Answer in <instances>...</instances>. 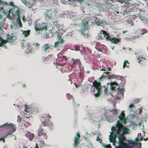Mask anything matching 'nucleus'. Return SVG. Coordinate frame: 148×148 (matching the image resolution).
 <instances>
[{
	"label": "nucleus",
	"mask_w": 148,
	"mask_h": 148,
	"mask_svg": "<svg viewBox=\"0 0 148 148\" xmlns=\"http://www.w3.org/2000/svg\"><path fill=\"white\" fill-rule=\"evenodd\" d=\"M77 1L79 2H81L83 1L82 0H72L73 1Z\"/></svg>",
	"instance_id": "obj_57"
},
{
	"label": "nucleus",
	"mask_w": 148,
	"mask_h": 148,
	"mask_svg": "<svg viewBox=\"0 0 148 148\" xmlns=\"http://www.w3.org/2000/svg\"><path fill=\"white\" fill-rule=\"evenodd\" d=\"M53 11L51 9L47 10L45 12L44 14V16L48 19L52 20L54 19V18L52 17V14Z\"/></svg>",
	"instance_id": "obj_11"
},
{
	"label": "nucleus",
	"mask_w": 148,
	"mask_h": 148,
	"mask_svg": "<svg viewBox=\"0 0 148 148\" xmlns=\"http://www.w3.org/2000/svg\"><path fill=\"white\" fill-rule=\"evenodd\" d=\"M125 67H128V66H127L126 64H124V65H123V69H124Z\"/></svg>",
	"instance_id": "obj_55"
},
{
	"label": "nucleus",
	"mask_w": 148,
	"mask_h": 148,
	"mask_svg": "<svg viewBox=\"0 0 148 148\" xmlns=\"http://www.w3.org/2000/svg\"><path fill=\"white\" fill-rule=\"evenodd\" d=\"M36 47H38L39 46V44L36 43Z\"/></svg>",
	"instance_id": "obj_60"
},
{
	"label": "nucleus",
	"mask_w": 148,
	"mask_h": 148,
	"mask_svg": "<svg viewBox=\"0 0 148 148\" xmlns=\"http://www.w3.org/2000/svg\"><path fill=\"white\" fill-rule=\"evenodd\" d=\"M51 117L49 114H45L41 117L40 120L42 122V125L43 127L49 125V122Z\"/></svg>",
	"instance_id": "obj_4"
},
{
	"label": "nucleus",
	"mask_w": 148,
	"mask_h": 148,
	"mask_svg": "<svg viewBox=\"0 0 148 148\" xmlns=\"http://www.w3.org/2000/svg\"><path fill=\"white\" fill-rule=\"evenodd\" d=\"M44 144V142L43 141L41 140L40 141V144L42 145Z\"/></svg>",
	"instance_id": "obj_58"
},
{
	"label": "nucleus",
	"mask_w": 148,
	"mask_h": 148,
	"mask_svg": "<svg viewBox=\"0 0 148 148\" xmlns=\"http://www.w3.org/2000/svg\"><path fill=\"white\" fill-rule=\"evenodd\" d=\"M25 112H21V114L22 115H25L26 114H27V112L30 111V106H29L28 105H26L25 106Z\"/></svg>",
	"instance_id": "obj_18"
},
{
	"label": "nucleus",
	"mask_w": 148,
	"mask_h": 148,
	"mask_svg": "<svg viewBox=\"0 0 148 148\" xmlns=\"http://www.w3.org/2000/svg\"><path fill=\"white\" fill-rule=\"evenodd\" d=\"M133 141L131 140H129V142H128V143L129 144V145L130 144H132V143H133Z\"/></svg>",
	"instance_id": "obj_48"
},
{
	"label": "nucleus",
	"mask_w": 148,
	"mask_h": 148,
	"mask_svg": "<svg viewBox=\"0 0 148 148\" xmlns=\"http://www.w3.org/2000/svg\"><path fill=\"white\" fill-rule=\"evenodd\" d=\"M14 8H12L10 9L9 10V13L11 14L14 17L16 16V14L14 13Z\"/></svg>",
	"instance_id": "obj_25"
},
{
	"label": "nucleus",
	"mask_w": 148,
	"mask_h": 148,
	"mask_svg": "<svg viewBox=\"0 0 148 148\" xmlns=\"http://www.w3.org/2000/svg\"><path fill=\"white\" fill-rule=\"evenodd\" d=\"M135 140H136V142H137L138 141L140 140L138 138H136Z\"/></svg>",
	"instance_id": "obj_54"
},
{
	"label": "nucleus",
	"mask_w": 148,
	"mask_h": 148,
	"mask_svg": "<svg viewBox=\"0 0 148 148\" xmlns=\"http://www.w3.org/2000/svg\"><path fill=\"white\" fill-rule=\"evenodd\" d=\"M42 126H41L40 128L38 131V135L39 136H43L42 138L43 139H47L46 134L44 132V130L42 128Z\"/></svg>",
	"instance_id": "obj_12"
},
{
	"label": "nucleus",
	"mask_w": 148,
	"mask_h": 148,
	"mask_svg": "<svg viewBox=\"0 0 148 148\" xmlns=\"http://www.w3.org/2000/svg\"><path fill=\"white\" fill-rule=\"evenodd\" d=\"M137 60H138V62L139 63H140V62L141 61V59H140L139 58H137Z\"/></svg>",
	"instance_id": "obj_59"
},
{
	"label": "nucleus",
	"mask_w": 148,
	"mask_h": 148,
	"mask_svg": "<svg viewBox=\"0 0 148 148\" xmlns=\"http://www.w3.org/2000/svg\"><path fill=\"white\" fill-rule=\"evenodd\" d=\"M102 34L104 35V37L107 41H110L112 43L117 44H119L121 42V40L119 38L115 37L111 38L110 36L109 33H107L106 31L103 30H101L100 31V33L98 34L99 37L100 38H102L101 36Z\"/></svg>",
	"instance_id": "obj_3"
},
{
	"label": "nucleus",
	"mask_w": 148,
	"mask_h": 148,
	"mask_svg": "<svg viewBox=\"0 0 148 148\" xmlns=\"http://www.w3.org/2000/svg\"><path fill=\"white\" fill-rule=\"evenodd\" d=\"M23 21H25V16H23Z\"/></svg>",
	"instance_id": "obj_62"
},
{
	"label": "nucleus",
	"mask_w": 148,
	"mask_h": 148,
	"mask_svg": "<svg viewBox=\"0 0 148 148\" xmlns=\"http://www.w3.org/2000/svg\"><path fill=\"white\" fill-rule=\"evenodd\" d=\"M13 25H12V24H11V25H10V27L12 29H13Z\"/></svg>",
	"instance_id": "obj_64"
},
{
	"label": "nucleus",
	"mask_w": 148,
	"mask_h": 148,
	"mask_svg": "<svg viewBox=\"0 0 148 148\" xmlns=\"http://www.w3.org/2000/svg\"><path fill=\"white\" fill-rule=\"evenodd\" d=\"M124 114L123 111H122L120 115L118 117L121 121V123L122 124L125 125L126 123V120L124 116Z\"/></svg>",
	"instance_id": "obj_13"
},
{
	"label": "nucleus",
	"mask_w": 148,
	"mask_h": 148,
	"mask_svg": "<svg viewBox=\"0 0 148 148\" xmlns=\"http://www.w3.org/2000/svg\"><path fill=\"white\" fill-rule=\"evenodd\" d=\"M66 96L67 97V98H68L69 97H70V98H71L72 99H73V102L74 104V105H75V102L74 101V99L73 97V96L71 95H70V94L69 93H67L66 95Z\"/></svg>",
	"instance_id": "obj_32"
},
{
	"label": "nucleus",
	"mask_w": 148,
	"mask_h": 148,
	"mask_svg": "<svg viewBox=\"0 0 148 148\" xmlns=\"http://www.w3.org/2000/svg\"><path fill=\"white\" fill-rule=\"evenodd\" d=\"M18 16L16 22L15 23V24H19V26L21 27H22V24L21 23V21L20 18V14H17Z\"/></svg>",
	"instance_id": "obj_21"
},
{
	"label": "nucleus",
	"mask_w": 148,
	"mask_h": 148,
	"mask_svg": "<svg viewBox=\"0 0 148 148\" xmlns=\"http://www.w3.org/2000/svg\"><path fill=\"white\" fill-rule=\"evenodd\" d=\"M58 34V36L60 35L61 36V35H62L63 32V30L62 29L58 30L57 32H56Z\"/></svg>",
	"instance_id": "obj_28"
},
{
	"label": "nucleus",
	"mask_w": 148,
	"mask_h": 148,
	"mask_svg": "<svg viewBox=\"0 0 148 148\" xmlns=\"http://www.w3.org/2000/svg\"><path fill=\"white\" fill-rule=\"evenodd\" d=\"M80 136L79 133L78 132L76 134V136L75 137V139L74 140V143L73 145V146L74 147L75 146H76L77 144L78 143L77 141L79 140L80 138Z\"/></svg>",
	"instance_id": "obj_17"
},
{
	"label": "nucleus",
	"mask_w": 148,
	"mask_h": 148,
	"mask_svg": "<svg viewBox=\"0 0 148 148\" xmlns=\"http://www.w3.org/2000/svg\"><path fill=\"white\" fill-rule=\"evenodd\" d=\"M30 45L28 43H27L26 45V47L27 48V50L26 53H28L29 52H31L32 51V49L31 48L29 47Z\"/></svg>",
	"instance_id": "obj_24"
},
{
	"label": "nucleus",
	"mask_w": 148,
	"mask_h": 148,
	"mask_svg": "<svg viewBox=\"0 0 148 148\" xmlns=\"http://www.w3.org/2000/svg\"><path fill=\"white\" fill-rule=\"evenodd\" d=\"M79 77L82 79H83L84 77L81 74H79Z\"/></svg>",
	"instance_id": "obj_51"
},
{
	"label": "nucleus",
	"mask_w": 148,
	"mask_h": 148,
	"mask_svg": "<svg viewBox=\"0 0 148 148\" xmlns=\"http://www.w3.org/2000/svg\"><path fill=\"white\" fill-rule=\"evenodd\" d=\"M73 48H74L73 50H75L77 51L80 50L79 47L78 45H76L74 46Z\"/></svg>",
	"instance_id": "obj_33"
},
{
	"label": "nucleus",
	"mask_w": 148,
	"mask_h": 148,
	"mask_svg": "<svg viewBox=\"0 0 148 148\" xmlns=\"http://www.w3.org/2000/svg\"><path fill=\"white\" fill-rule=\"evenodd\" d=\"M23 41L22 40V42H21V43L22 45L21 46V47L22 48H24V45H23V43H24V42H23Z\"/></svg>",
	"instance_id": "obj_49"
},
{
	"label": "nucleus",
	"mask_w": 148,
	"mask_h": 148,
	"mask_svg": "<svg viewBox=\"0 0 148 148\" xmlns=\"http://www.w3.org/2000/svg\"><path fill=\"white\" fill-rule=\"evenodd\" d=\"M57 41L54 43V47L57 48L59 46H61L64 43V41L60 35L58 36L57 37Z\"/></svg>",
	"instance_id": "obj_9"
},
{
	"label": "nucleus",
	"mask_w": 148,
	"mask_h": 148,
	"mask_svg": "<svg viewBox=\"0 0 148 148\" xmlns=\"http://www.w3.org/2000/svg\"><path fill=\"white\" fill-rule=\"evenodd\" d=\"M84 36L85 37H86V38H88V34H85V35H84Z\"/></svg>",
	"instance_id": "obj_61"
},
{
	"label": "nucleus",
	"mask_w": 148,
	"mask_h": 148,
	"mask_svg": "<svg viewBox=\"0 0 148 148\" xmlns=\"http://www.w3.org/2000/svg\"><path fill=\"white\" fill-rule=\"evenodd\" d=\"M119 120L117 121L116 124L111 127L112 132H110L109 136L110 141L115 145L116 143L118 144V146H116V148H134V146L139 145L137 148H142L141 143H137L134 140L132 145H130L128 143L129 140H127L124 135L125 134H129L128 132L130 130L125 126H121L119 124Z\"/></svg>",
	"instance_id": "obj_1"
},
{
	"label": "nucleus",
	"mask_w": 148,
	"mask_h": 148,
	"mask_svg": "<svg viewBox=\"0 0 148 148\" xmlns=\"http://www.w3.org/2000/svg\"><path fill=\"white\" fill-rule=\"evenodd\" d=\"M53 55H49L48 56L45 58L44 61H43L49 62L51 61L52 60Z\"/></svg>",
	"instance_id": "obj_22"
},
{
	"label": "nucleus",
	"mask_w": 148,
	"mask_h": 148,
	"mask_svg": "<svg viewBox=\"0 0 148 148\" xmlns=\"http://www.w3.org/2000/svg\"><path fill=\"white\" fill-rule=\"evenodd\" d=\"M126 63L129 64L127 60H125L124 62V64H126Z\"/></svg>",
	"instance_id": "obj_52"
},
{
	"label": "nucleus",
	"mask_w": 148,
	"mask_h": 148,
	"mask_svg": "<svg viewBox=\"0 0 148 148\" xmlns=\"http://www.w3.org/2000/svg\"><path fill=\"white\" fill-rule=\"evenodd\" d=\"M96 140L99 142L100 143L101 142L102 140L99 138V135H98L97 136Z\"/></svg>",
	"instance_id": "obj_38"
},
{
	"label": "nucleus",
	"mask_w": 148,
	"mask_h": 148,
	"mask_svg": "<svg viewBox=\"0 0 148 148\" xmlns=\"http://www.w3.org/2000/svg\"><path fill=\"white\" fill-rule=\"evenodd\" d=\"M32 133H31L29 132H27L26 134H25V136L27 137H29V136H30V135Z\"/></svg>",
	"instance_id": "obj_44"
},
{
	"label": "nucleus",
	"mask_w": 148,
	"mask_h": 148,
	"mask_svg": "<svg viewBox=\"0 0 148 148\" xmlns=\"http://www.w3.org/2000/svg\"><path fill=\"white\" fill-rule=\"evenodd\" d=\"M30 30L25 31H23V34L25 37H27L29 34Z\"/></svg>",
	"instance_id": "obj_26"
},
{
	"label": "nucleus",
	"mask_w": 148,
	"mask_h": 148,
	"mask_svg": "<svg viewBox=\"0 0 148 148\" xmlns=\"http://www.w3.org/2000/svg\"><path fill=\"white\" fill-rule=\"evenodd\" d=\"M34 136V134H31L30 135V136L29 137V140H31L32 139Z\"/></svg>",
	"instance_id": "obj_39"
},
{
	"label": "nucleus",
	"mask_w": 148,
	"mask_h": 148,
	"mask_svg": "<svg viewBox=\"0 0 148 148\" xmlns=\"http://www.w3.org/2000/svg\"><path fill=\"white\" fill-rule=\"evenodd\" d=\"M13 36L9 37V35H8L7 39L4 40L2 38L0 37V47H1L2 45L5 46V43L7 42H12L13 40Z\"/></svg>",
	"instance_id": "obj_7"
},
{
	"label": "nucleus",
	"mask_w": 148,
	"mask_h": 148,
	"mask_svg": "<svg viewBox=\"0 0 148 148\" xmlns=\"http://www.w3.org/2000/svg\"><path fill=\"white\" fill-rule=\"evenodd\" d=\"M14 126H15V125L12 124H8V123H6L4 125H0V127L3 128V130L5 129H8L10 128V131L13 133L16 130V129L15 128Z\"/></svg>",
	"instance_id": "obj_5"
},
{
	"label": "nucleus",
	"mask_w": 148,
	"mask_h": 148,
	"mask_svg": "<svg viewBox=\"0 0 148 148\" xmlns=\"http://www.w3.org/2000/svg\"><path fill=\"white\" fill-rule=\"evenodd\" d=\"M26 125H30V124L29 123H28L27 122H26L25 124V126H26Z\"/></svg>",
	"instance_id": "obj_50"
},
{
	"label": "nucleus",
	"mask_w": 148,
	"mask_h": 148,
	"mask_svg": "<svg viewBox=\"0 0 148 148\" xmlns=\"http://www.w3.org/2000/svg\"><path fill=\"white\" fill-rule=\"evenodd\" d=\"M21 9L20 8H18L17 7V9L16 11V12L15 13H16V14H20L19 11Z\"/></svg>",
	"instance_id": "obj_40"
},
{
	"label": "nucleus",
	"mask_w": 148,
	"mask_h": 148,
	"mask_svg": "<svg viewBox=\"0 0 148 148\" xmlns=\"http://www.w3.org/2000/svg\"><path fill=\"white\" fill-rule=\"evenodd\" d=\"M49 48V47L47 44H45L42 47V49L45 51H46Z\"/></svg>",
	"instance_id": "obj_27"
},
{
	"label": "nucleus",
	"mask_w": 148,
	"mask_h": 148,
	"mask_svg": "<svg viewBox=\"0 0 148 148\" xmlns=\"http://www.w3.org/2000/svg\"><path fill=\"white\" fill-rule=\"evenodd\" d=\"M108 111H105V113H106V114L107 113H108L109 115L112 117H113L114 116H116V114L118 113V111L116 109L112 110L108 109Z\"/></svg>",
	"instance_id": "obj_14"
},
{
	"label": "nucleus",
	"mask_w": 148,
	"mask_h": 148,
	"mask_svg": "<svg viewBox=\"0 0 148 148\" xmlns=\"http://www.w3.org/2000/svg\"><path fill=\"white\" fill-rule=\"evenodd\" d=\"M72 1V0H68L67 3L68 4L70 5L71 7H74L75 4H73L72 3V2H71L72 1Z\"/></svg>",
	"instance_id": "obj_35"
},
{
	"label": "nucleus",
	"mask_w": 148,
	"mask_h": 148,
	"mask_svg": "<svg viewBox=\"0 0 148 148\" xmlns=\"http://www.w3.org/2000/svg\"><path fill=\"white\" fill-rule=\"evenodd\" d=\"M88 22L87 21H85L82 22V27L79 32L82 35H84L85 31L87 29V25Z\"/></svg>",
	"instance_id": "obj_8"
},
{
	"label": "nucleus",
	"mask_w": 148,
	"mask_h": 148,
	"mask_svg": "<svg viewBox=\"0 0 148 148\" xmlns=\"http://www.w3.org/2000/svg\"><path fill=\"white\" fill-rule=\"evenodd\" d=\"M135 106L133 104H130L129 106V108L130 109H134L135 108Z\"/></svg>",
	"instance_id": "obj_37"
},
{
	"label": "nucleus",
	"mask_w": 148,
	"mask_h": 148,
	"mask_svg": "<svg viewBox=\"0 0 148 148\" xmlns=\"http://www.w3.org/2000/svg\"><path fill=\"white\" fill-rule=\"evenodd\" d=\"M140 58V59L141 60H142V59H143L144 60H145V58H143V57H140V58Z\"/></svg>",
	"instance_id": "obj_63"
},
{
	"label": "nucleus",
	"mask_w": 148,
	"mask_h": 148,
	"mask_svg": "<svg viewBox=\"0 0 148 148\" xmlns=\"http://www.w3.org/2000/svg\"><path fill=\"white\" fill-rule=\"evenodd\" d=\"M21 1L24 3L25 5L26 6H27V7L30 8H31V6H30V3L29 2V1H27V0H21Z\"/></svg>",
	"instance_id": "obj_23"
},
{
	"label": "nucleus",
	"mask_w": 148,
	"mask_h": 148,
	"mask_svg": "<svg viewBox=\"0 0 148 148\" xmlns=\"http://www.w3.org/2000/svg\"><path fill=\"white\" fill-rule=\"evenodd\" d=\"M96 49L98 51H100L101 52H102L103 51V49H98L97 48L95 47Z\"/></svg>",
	"instance_id": "obj_47"
},
{
	"label": "nucleus",
	"mask_w": 148,
	"mask_h": 148,
	"mask_svg": "<svg viewBox=\"0 0 148 148\" xmlns=\"http://www.w3.org/2000/svg\"><path fill=\"white\" fill-rule=\"evenodd\" d=\"M12 135L13 134H12V133H10V132H9L7 134L4 136L3 138H0V141L2 140L3 143H4L5 142V138H6L7 137H10L11 136H12Z\"/></svg>",
	"instance_id": "obj_19"
},
{
	"label": "nucleus",
	"mask_w": 148,
	"mask_h": 148,
	"mask_svg": "<svg viewBox=\"0 0 148 148\" xmlns=\"http://www.w3.org/2000/svg\"><path fill=\"white\" fill-rule=\"evenodd\" d=\"M10 5L12 6L14 8H17L16 6L14 5L13 2H10Z\"/></svg>",
	"instance_id": "obj_41"
},
{
	"label": "nucleus",
	"mask_w": 148,
	"mask_h": 148,
	"mask_svg": "<svg viewBox=\"0 0 148 148\" xmlns=\"http://www.w3.org/2000/svg\"><path fill=\"white\" fill-rule=\"evenodd\" d=\"M107 117L106 118V119L107 121L109 122L112 123L116 119V116H114L113 117H112L109 115V114L108 113H107Z\"/></svg>",
	"instance_id": "obj_15"
},
{
	"label": "nucleus",
	"mask_w": 148,
	"mask_h": 148,
	"mask_svg": "<svg viewBox=\"0 0 148 148\" xmlns=\"http://www.w3.org/2000/svg\"><path fill=\"white\" fill-rule=\"evenodd\" d=\"M17 121L18 122L20 123L21 121V118L20 116L18 115V119L17 120Z\"/></svg>",
	"instance_id": "obj_42"
},
{
	"label": "nucleus",
	"mask_w": 148,
	"mask_h": 148,
	"mask_svg": "<svg viewBox=\"0 0 148 148\" xmlns=\"http://www.w3.org/2000/svg\"><path fill=\"white\" fill-rule=\"evenodd\" d=\"M101 118L102 120H103L104 118H106V119L107 118V116L106 113L102 114L101 116Z\"/></svg>",
	"instance_id": "obj_31"
},
{
	"label": "nucleus",
	"mask_w": 148,
	"mask_h": 148,
	"mask_svg": "<svg viewBox=\"0 0 148 148\" xmlns=\"http://www.w3.org/2000/svg\"><path fill=\"white\" fill-rule=\"evenodd\" d=\"M93 86L92 87L91 90V92L93 93L98 88H102V86L100 84V83L98 82H97L96 81H95L93 83Z\"/></svg>",
	"instance_id": "obj_10"
},
{
	"label": "nucleus",
	"mask_w": 148,
	"mask_h": 148,
	"mask_svg": "<svg viewBox=\"0 0 148 148\" xmlns=\"http://www.w3.org/2000/svg\"><path fill=\"white\" fill-rule=\"evenodd\" d=\"M103 146L104 148H111V147L110 145H106L105 144H103Z\"/></svg>",
	"instance_id": "obj_36"
},
{
	"label": "nucleus",
	"mask_w": 148,
	"mask_h": 148,
	"mask_svg": "<svg viewBox=\"0 0 148 148\" xmlns=\"http://www.w3.org/2000/svg\"><path fill=\"white\" fill-rule=\"evenodd\" d=\"M125 67H128V66H127L126 64H124V65H123V69H124Z\"/></svg>",
	"instance_id": "obj_56"
},
{
	"label": "nucleus",
	"mask_w": 148,
	"mask_h": 148,
	"mask_svg": "<svg viewBox=\"0 0 148 148\" xmlns=\"http://www.w3.org/2000/svg\"><path fill=\"white\" fill-rule=\"evenodd\" d=\"M109 88L113 91V94L114 93H116L114 96H116L119 99L122 98L124 91L120 89L119 85L115 82L108 83L106 86H104L101 88H98L96 89L92 94L94 95L95 97H97L100 95V92L103 91V89H104L105 93L107 94V88Z\"/></svg>",
	"instance_id": "obj_2"
},
{
	"label": "nucleus",
	"mask_w": 148,
	"mask_h": 148,
	"mask_svg": "<svg viewBox=\"0 0 148 148\" xmlns=\"http://www.w3.org/2000/svg\"><path fill=\"white\" fill-rule=\"evenodd\" d=\"M119 78L122 81V82H120L121 84H124L125 82V78L123 77H119Z\"/></svg>",
	"instance_id": "obj_29"
},
{
	"label": "nucleus",
	"mask_w": 148,
	"mask_h": 148,
	"mask_svg": "<svg viewBox=\"0 0 148 148\" xmlns=\"http://www.w3.org/2000/svg\"><path fill=\"white\" fill-rule=\"evenodd\" d=\"M94 18L95 19V23L97 25H100L102 26V24H103L105 23L104 20H101L99 19L97 17H95Z\"/></svg>",
	"instance_id": "obj_16"
},
{
	"label": "nucleus",
	"mask_w": 148,
	"mask_h": 148,
	"mask_svg": "<svg viewBox=\"0 0 148 148\" xmlns=\"http://www.w3.org/2000/svg\"><path fill=\"white\" fill-rule=\"evenodd\" d=\"M35 28L36 32L38 31H42L47 29V26L45 25V23H38L35 25Z\"/></svg>",
	"instance_id": "obj_6"
},
{
	"label": "nucleus",
	"mask_w": 148,
	"mask_h": 148,
	"mask_svg": "<svg viewBox=\"0 0 148 148\" xmlns=\"http://www.w3.org/2000/svg\"><path fill=\"white\" fill-rule=\"evenodd\" d=\"M116 1L120 2L121 3H123V2H124L126 4H127L128 3V1L127 0H116Z\"/></svg>",
	"instance_id": "obj_30"
},
{
	"label": "nucleus",
	"mask_w": 148,
	"mask_h": 148,
	"mask_svg": "<svg viewBox=\"0 0 148 148\" xmlns=\"http://www.w3.org/2000/svg\"><path fill=\"white\" fill-rule=\"evenodd\" d=\"M61 2L64 4H65L66 3V2L65 1H62Z\"/></svg>",
	"instance_id": "obj_53"
},
{
	"label": "nucleus",
	"mask_w": 148,
	"mask_h": 148,
	"mask_svg": "<svg viewBox=\"0 0 148 148\" xmlns=\"http://www.w3.org/2000/svg\"><path fill=\"white\" fill-rule=\"evenodd\" d=\"M104 73H105L106 75H107V77L108 79H110L113 78H116L117 79L119 77L117 76H115L113 75L109 74L110 73L109 72H104Z\"/></svg>",
	"instance_id": "obj_20"
},
{
	"label": "nucleus",
	"mask_w": 148,
	"mask_h": 148,
	"mask_svg": "<svg viewBox=\"0 0 148 148\" xmlns=\"http://www.w3.org/2000/svg\"><path fill=\"white\" fill-rule=\"evenodd\" d=\"M75 61H78V64L79 66L82 65V64L81 63V62L79 60H75Z\"/></svg>",
	"instance_id": "obj_46"
},
{
	"label": "nucleus",
	"mask_w": 148,
	"mask_h": 148,
	"mask_svg": "<svg viewBox=\"0 0 148 148\" xmlns=\"http://www.w3.org/2000/svg\"><path fill=\"white\" fill-rule=\"evenodd\" d=\"M64 14H59L58 17H61L62 18L64 17Z\"/></svg>",
	"instance_id": "obj_43"
},
{
	"label": "nucleus",
	"mask_w": 148,
	"mask_h": 148,
	"mask_svg": "<svg viewBox=\"0 0 148 148\" xmlns=\"http://www.w3.org/2000/svg\"><path fill=\"white\" fill-rule=\"evenodd\" d=\"M10 13H8V15H7V17L9 18L10 19L12 20V18L11 16L10 15Z\"/></svg>",
	"instance_id": "obj_45"
},
{
	"label": "nucleus",
	"mask_w": 148,
	"mask_h": 148,
	"mask_svg": "<svg viewBox=\"0 0 148 148\" xmlns=\"http://www.w3.org/2000/svg\"><path fill=\"white\" fill-rule=\"evenodd\" d=\"M5 19H3L2 20L1 22H0V30H2V29H1V27L3 26V24L5 22Z\"/></svg>",
	"instance_id": "obj_34"
}]
</instances>
